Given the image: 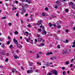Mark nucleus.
<instances>
[{"label":"nucleus","instance_id":"nucleus-34","mask_svg":"<svg viewBox=\"0 0 75 75\" xmlns=\"http://www.w3.org/2000/svg\"><path fill=\"white\" fill-rule=\"evenodd\" d=\"M2 54L3 55H5V53L4 52H2Z\"/></svg>","mask_w":75,"mask_h":75},{"label":"nucleus","instance_id":"nucleus-5","mask_svg":"<svg viewBox=\"0 0 75 75\" xmlns=\"http://www.w3.org/2000/svg\"><path fill=\"white\" fill-rule=\"evenodd\" d=\"M38 40V41L39 42H43L44 41L43 40V39L42 38H38L37 39Z\"/></svg>","mask_w":75,"mask_h":75},{"label":"nucleus","instance_id":"nucleus-54","mask_svg":"<svg viewBox=\"0 0 75 75\" xmlns=\"http://www.w3.org/2000/svg\"><path fill=\"white\" fill-rule=\"evenodd\" d=\"M15 3H16V4H18V2L17 1H16Z\"/></svg>","mask_w":75,"mask_h":75},{"label":"nucleus","instance_id":"nucleus-56","mask_svg":"<svg viewBox=\"0 0 75 75\" xmlns=\"http://www.w3.org/2000/svg\"><path fill=\"white\" fill-rule=\"evenodd\" d=\"M10 35H13V33H12V32H11L10 33Z\"/></svg>","mask_w":75,"mask_h":75},{"label":"nucleus","instance_id":"nucleus-10","mask_svg":"<svg viewBox=\"0 0 75 75\" xmlns=\"http://www.w3.org/2000/svg\"><path fill=\"white\" fill-rule=\"evenodd\" d=\"M11 71H12V73H14V72H15V71H16V70L15 69H12Z\"/></svg>","mask_w":75,"mask_h":75},{"label":"nucleus","instance_id":"nucleus-63","mask_svg":"<svg viewBox=\"0 0 75 75\" xmlns=\"http://www.w3.org/2000/svg\"><path fill=\"white\" fill-rule=\"evenodd\" d=\"M27 26H28V27H31V26H30V24L29 25H28Z\"/></svg>","mask_w":75,"mask_h":75},{"label":"nucleus","instance_id":"nucleus-6","mask_svg":"<svg viewBox=\"0 0 75 75\" xmlns=\"http://www.w3.org/2000/svg\"><path fill=\"white\" fill-rule=\"evenodd\" d=\"M34 72V70H28L27 71V73L28 74H31V73H33Z\"/></svg>","mask_w":75,"mask_h":75},{"label":"nucleus","instance_id":"nucleus-17","mask_svg":"<svg viewBox=\"0 0 75 75\" xmlns=\"http://www.w3.org/2000/svg\"><path fill=\"white\" fill-rule=\"evenodd\" d=\"M49 25H50V27H52V24L51 23H49Z\"/></svg>","mask_w":75,"mask_h":75},{"label":"nucleus","instance_id":"nucleus-29","mask_svg":"<svg viewBox=\"0 0 75 75\" xmlns=\"http://www.w3.org/2000/svg\"><path fill=\"white\" fill-rule=\"evenodd\" d=\"M45 10H46V11H48V8L47 7L45 8Z\"/></svg>","mask_w":75,"mask_h":75},{"label":"nucleus","instance_id":"nucleus-7","mask_svg":"<svg viewBox=\"0 0 75 75\" xmlns=\"http://www.w3.org/2000/svg\"><path fill=\"white\" fill-rule=\"evenodd\" d=\"M23 10L22 11V12L21 13V14L22 15H23L24 13H25V9H24V8H22Z\"/></svg>","mask_w":75,"mask_h":75},{"label":"nucleus","instance_id":"nucleus-15","mask_svg":"<svg viewBox=\"0 0 75 75\" xmlns=\"http://www.w3.org/2000/svg\"><path fill=\"white\" fill-rule=\"evenodd\" d=\"M49 65H50V63H47V64H46V67H49Z\"/></svg>","mask_w":75,"mask_h":75},{"label":"nucleus","instance_id":"nucleus-62","mask_svg":"<svg viewBox=\"0 0 75 75\" xmlns=\"http://www.w3.org/2000/svg\"><path fill=\"white\" fill-rule=\"evenodd\" d=\"M53 25L54 26V27H55V26H56V25H55V24H54Z\"/></svg>","mask_w":75,"mask_h":75},{"label":"nucleus","instance_id":"nucleus-58","mask_svg":"<svg viewBox=\"0 0 75 75\" xmlns=\"http://www.w3.org/2000/svg\"><path fill=\"white\" fill-rule=\"evenodd\" d=\"M50 55H51L52 54V52H50Z\"/></svg>","mask_w":75,"mask_h":75},{"label":"nucleus","instance_id":"nucleus-24","mask_svg":"<svg viewBox=\"0 0 75 75\" xmlns=\"http://www.w3.org/2000/svg\"><path fill=\"white\" fill-rule=\"evenodd\" d=\"M65 11H66V13H68V9H66Z\"/></svg>","mask_w":75,"mask_h":75},{"label":"nucleus","instance_id":"nucleus-32","mask_svg":"<svg viewBox=\"0 0 75 75\" xmlns=\"http://www.w3.org/2000/svg\"><path fill=\"white\" fill-rule=\"evenodd\" d=\"M55 40H58V38L57 36V35H56V37L55 38Z\"/></svg>","mask_w":75,"mask_h":75},{"label":"nucleus","instance_id":"nucleus-1","mask_svg":"<svg viewBox=\"0 0 75 75\" xmlns=\"http://www.w3.org/2000/svg\"><path fill=\"white\" fill-rule=\"evenodd\" d=\"M13 41L14 43L16 45V46L17 48H18L19 47V45H20L18 44V42H17V40H16V38H14L13 39Z\"/></svg>","mask_w":75,"mask_h":75},{"label":"nucleus","instance_id":"nucleus-12","mask_svg":"<svg viewBox=\"0 0 75 75\" xmlns=\"http://www.w3.org/2000/svg\"><path fill=\"white\" fill-rule=\"evenodd\" d=\"M73 4H74V3H73L72 2H70L69 4V6H70V5H71V6H72L73 5Z\"/></svg>","mask_w":75,"mask_h":75},{"label":"nucleus","instance_id":"nucleus-25","mask_svg":"<svg viewBox=\"0 0 75 75\" xmlns=\"http://www.w3.org/2000/svg\"><path fill=\"white\" fill-rule=\"evenodd\" d=\"M61 27V25H59L57 27V28H60Z\"/></svg>","mask_w":75,"mask_h":75},{"label":"nucleus","instance_id":"nucleus-42","mask_svg":"<svg viewBox=\"0 0 75 75\" xmlns=\"http://www.w3.org/2000/svg\"><path fill=\"white\" fill-rule=\"evenodd\" d=\"M2 47L3 48H4V44H3L2 45Z\"/></svg>","mask_w":75,"mask_h":75},{"label":"nucleus","instance_id":"nucleus-38","mask_svg":"<svg viewBox=\"0 0 75 75\" xmlns=\"http://www.w3.org/2000/svg\"><path fill=\"white\" fill-rule=\"evenodd\" d=\"M63 54H68V52H64L63 53Z\"/></svg>","mask_w":75,"mask_h":75},{"label":"nucleus","instance_id":"nucleus-47","mask_svg":"<svg viewBox=\"0 0 75 75\" xmlns=\"http://www.w3.org/2000/svg\"><path fill=\"white\" fill-rule=\"evenodd\" d=\"M50 55V54L49 52H47V54H46V55Z\"/></svg>","mask_w":75,"mask_h":75},{"label":"nucleus","instance_id":"nucleus-44","mask_svg":"<svg viewBox=\"0 0 75 75\" xmlns=\"http://www.w3.org/2000/svg\"><path fill=\"white\" fill-rule=\"evenodd\" d=\"M39 70L38 69L37 70H35V72H39Z\"/></svg>","mask_w":75,"mask_h":75},{"label":"nucleus","instance_id":"nucleus-30","mask_svg":"<svg viewBox=\"0 0 75 75\" xmlns=\"http://www.w3.org/2000/svg\"><path fill=\"white\" fill-rule=\"evenodd\" d=\"M50 59L51 60H53V59H54V57H51L50 58Z\"/></svg>","mask_w":75,"mask_h":75},{"label":"nucleus","instance_id":"nucleus-50","mask_svg":"<svg viewBox=\"0 0 75 75\" xmlns=\"http://www.w3.org/2000/svg\"><path fill=\"white\" fill-rule=\"evenodd\" d=\"M6 6H7V7H8V4L7 3L6 4Z\"/></svg>","mask_w":75,"mask_h":75},{"label":"nucleus","instance_id":"nucleus-36","mask_svg":"<svg viewBox=\"0 0 75 75\" xmlns=\"http://www.w3.org/2000/svg\"><path fill=\"white\" fill-rule=\"evenodd\" d=\"M25 7H28V5L27 4H25Z\"/></svg>","mask_w":75,"mask_h":75},{"label":"nucleus","instance_id":"nucleus-35","mask_svg":"<svg viewBox=\"0 0 75 75\" xmlns=\"http://www.w3.org/2000/svg\"><path fill=\"white\" fill-rule=\"evenodd\" d=\"M60 31H61V30H58V33H57V34H59V33H60Z\"/></svg>","mask_w":75,"mask_h":75},{"label":"nucleus","instance_id":"nucleus-59","mask_svg":"<svg viewBox=\"0 0 75 75\" xmlns=\"http://www.w3.org/2000/svg\"><path fill=\"white\" fill-rule=\"evenodd\" d=\"M25 33H26L27 34H28L29 33L28 32H25Z\"/></svg>","mask_w":75,"mask_h":75},{"label":"nucleus","instance_id":"nucleus-51","mask_svg":"<svg viewBox=\"0 0 75 75\" xmlns=\"http://www.w3.org/2000/svg\"><path fill=\"white\" fill-rule=\"evenodd\" d=\"M59 1H57L56 2V4H59Z\"/></svg>","mask_w":75,"mask_h":75},{"label":"nucleus","instance_id":"nucleus-22","mask_svg":"<svg viewBox=\"0 0 75 75\" xmlns=\"http://www.w3.org/2000/svg\"><path fill=\"white\" fill-rule=\"evenodd\" d=\"M37 64H38L39 65H41V63H40L39 62H38L37 63Z\"/></svg>","mask_w":75,"mask_h":75},{"label":"nucleus","instance_id":"nucleus-64","mask_svg":"<svg viewBox=\"0 0 75 75\" xmlns=\"http://www.w3.org/2000/svg\"><path fill=\"white\" fill-rule=\"evenodd\" d=\"M25 16H26V17H27V16H28V14H25Z\"/></svg>","mask_w":75,"mask_h":75},{"label":"nucleus","instance_id":"nucleus-27","mask_svg":"<svg viewBox=\"0 0 75 75\" xmlns=\"http://www.w3.org/2000/svg\"><path fill=\"white\" fill-rule=\"evenodd\" d=\"M72 8H73V9H75V5H73V6L72 7Z\"/></svg>","mask_w":75,"mask_h":75},{"label":"nucleus","instance_id":"nucleus-60","mask_svg":"<svg viewBox=\"0 0 75 75\" xmlns=\"http://www.w3.org/2000/svg\"><path fill=\"white\" fill-rule=\"evenodd\" d=\"M73 44H75V40H74V42H73Z\"/></svg>","mask_w":75,"mask_h":75},{"label":"nucleus","instance_id":"nucleus-9","mask_svg":"<svg viewBox=\"0 0 75 75\" xmlns=\"http://www.w3.org/2000/svg\"><path fill=\"white\" fill-rule=\"evenodd\" d=\"M19 5H20V6H22V8H24V7H23V3H20Z\"/></svg>","mask_w":75,"mask_h":75},{"label":"nucleus","instance_id":"nucleus-11","mask_svg":"<svg viewBox=\"0 0 75 75\" xmlns=\"http://www.w3.org/2000/svg\"><path fill=\"white\" fill-rule=\"evenodd\" d=\"M9 48H10V49H12L13 48V45H11L9 46Z\"/></svg>","mask_w":75,"mask_h":75},{"label":"nucleus","instance_id":"nucleus-21","mask_svg":"<svg viewBox=\"0 0 75 75\" xmlns=\"http://www.w3.org/2000/svg\"><path fill=\"white\" fill-rule=\"evenodd\" d=\"M65 64L66 65H68V64H69V62L66 61L65 62Z\"/></svg>","mask_w":75,"mask_h":75},{"label":"nucleus","instance_id":"nucleus-20","mask_svg":"<svg viewBox=\"0 0 75 75\" xmlns=\"http://www.w3.org/2000/svg\"><path fill=\"white\" fill-rule=\"evenodd\" d=\"M52 74L51 73H50L49 72H48L47 74V75H52Z\"/></svg>","mask_w":75,"mask_h":75},{"label":"nucleus","instance_id":"nucleus-2","mask_svg":"<svg viewBox=\"0 0 75 75\" xmlns=\"http://www.w3.org/2000/svg\"><path fill=\"white\" fill-rule=\"evenodd\" d=\"M51 72L53 74H54L55 75H57L58 74L57 73H58V71H57L55 70H53L51 71Z\"/></svg>","mask_w":75,"mask_h":75},{"label":"nucleus","instance_id":"nucleus-45","mask_svg":"<svg viewBox=\"0 0 75 75\" xmlns=\"http://www.w3.org/2000/svg\"><path fill=\"white\" fill-rule=\"evenodd\" d=\"M8 25L9 26H11V23H8Z\"/></svg>","mask_w":75,"mask_h":75},{"label":"nucleus","instance_id":"nucleus-46","mask_svg":"<svg viewBox=\"0 0 75 75\" xmlns=\"http://www.w3.org/2000/svg\"><path fill=\"white\" fill-rule=\"evenodd\" d=\"M8 60V58L6 59V60H5V62H7Z\"/></svg>","mask_w":75,"mask_h":75},{"label":"nucleus","instance_id":"nucleus-4","mask_svg":"<svg viewBox=\"0 0 75 75\" xmlns=\"http://www.w3.org/2000/svg\"><path fill=\"white\" fill-rule=\"evenodd\" d=\"M42 28L43 29L42 30H43L44 31L42 32V34H43V35H46V34H47V32H46L45 30V29H44V27H43Z\"/></svg>","mask_w":75,"mask_h":75},{"label":"nucleus","instance_id":"nucleus-41","mask_svg":"<svg viewBox=\"0 0 75 75\" xmlns=\"http://www.w3.org/2000/svg\"><path fill=\"white\" fill-rule=\"evenodd\" d=\"M65 31L66 33H68V29H66L65 30Z\"/></svg>","mask_w":75,"mask_h":75},{"label":"nucleus","instance_id":"nucleus-57","mask_svg":"<svg viewBox=\"0 0 75 75\" xmlns=\"http://www.w3.org/2000/svg\"><path fill=\"white\" fill-rule=\"evenodd\" d=\"M68 42V40L66 39V42Z\"/></svg>","mask_w":75,"mask_h":75},{"label":"nucleus","instance_id":"nucleus-28","mask_svg":"<svg viewBox=\"0 0 75 75\" xmlns=\"http://www.w3.org/2000/svg\"><path fill=\"white\" fill-rule=\"evenodd\" d=\"M14 33L16 35L17 34H18V33L17 32V31H16L14 32Z\"/></svg>","mask_w":75,"mask_h":75},{"label":"nucleus","instance_id":"nucleus-61","mask_svg":"<svg viewBox=\"0 0 75 75\" xmlns=\"http://www.w3.org/2000/svg\"><path fill=\"white\" fill-rule=\"evenodd\" d=\"M16 16L17 17H18V13H17L16 14Z\"/></svg>","mask_w":75,"mask_h":75},{"label":"nucleus","instance_id":"nucleus-55","mask_svg":"<svg viewBox=\"0 0 75 75\" xmlns=\"http://www.w3.org/2000/svg\"><path fill=\"white\" fill-rule=\"evenodd\" d=\"M74 59H71V62H74Z\"/></svg>","mask_w":75,"mask_h":75},{"label":"nucleus","instance_id":"nucleus-43","mask_svg":"<svg viewBox=\"0 0 75 75\" xmlns=\"http://www.w3.org/2000/svg\"><path fill=\"white\" fill-rule=\"evenodd\" d=\"M72 47H73V48L75 47V44H73V45L72 46Z\"/></svg>","mask_w":75,"mask_h":75},{"label":"nucleus","instance_id":"nucleus-14","mask_svg":"<svg viewBox=\"0 0 75 75\" xmlns=\"http://www.w3.org/2000/svg\"><path fill=\"white\" fill-rule=\"evenodd\" d=\"M31 38H28V39H26V41L27 42H28L29 40H30Z\"/></svg>","mask_w":75,"mask_h":75},{"label":"nucleus","instance_id":"nucleus-18","mask_svg":"<svg viewBox=\"0 0 75 75\" xmlns=\"http://www.w3.org/2000/svg\"><path fill=\"white\" fill-rule=\"evenodd\" d=\"M14 58L15 59H17V58H18V56L17 55H15L14 56Z\"/></svg>","mask_w":75,"mask_h":75},{"label":"nucleus","instance_id":"nucleus-48","mask_svg":"<svg viewBox=\"0 0 75 75\" xmlns=\"http://www.w3.org/2000/svg\"><path fill=\"white\" fill-rule=\"evenodd\" d=\"M2 19H6V17H2Z\"/></svg>","mask_w":75,"mask_h":75},{"label":"nucleus","instance_id":"nucleus-3","mask_svg":"<svg viewBox=\"0 0 75 75\" xmlns=\"http://www.w3.org/2000/svg\"><path fill=\"white\" fill-rule=\"evenodd\" d=\"M42 21L41 20H39L38 22L37 23V25H42L41 24V23H42Z\"/></svg>","mask_w":75,"mask_h":75},{"label":"nucleus","instance_id":"nucleus-26","mask_svg":"<svg viewBox=\"0 0 75 75\" xmlns=\"http://www.w3.org/2000/svg\"><path fill=\"white\" fill-rule=\"evenodd\" d=\"M37 56H36V58H40V56L39 55V54H37Z\"/></svg>","mask_w":75,"mask_h":75},{"label":"nucleus","instance_id":"nucleus-8","mask_svg":"<svg viewBox=\"0 0 75 75\" xmlns=\"http://www.w3.org/2000/svg\"><path fill=\"white\" fill-rule=\"evenodd\" d=\"M30 66H32L33 65V62H30L29 63Z\"/></svg>","mask_w":75,"mask_h":75},{"label":"nucleus","instance_id":"nucleus-33","mask_svg":"<svg viewBox=\"0 0 75 75\" xmlns=\"http://www.w3.org/2000/svg\"><path fill=\"white\" fill-rule=\"evenodd\" d=\"M3 40H4L2 38H0V41H3Z\"/></svg>","mask_w":75,"mask_h":75},{"label":"nucleus","instance_id":"nucleus-13","mask_svg":"<svg viewBox=\"0 0 75 75\" xmlns=\"http://www.w3.org/2000/svg\"><path fill=\"white\" fill-rule=\"evenodd\" d=\"M42 16L44 17V16H45V13H42Z\"/></svg>","mask_w":75,"mask_h":75},{"label":"nucleus","instance_id":"nucleus-16","mask_svg":"<svg viewBox=\"0 0 75 75\" xmlns=\"http://www.w3.org/2000/svg\"><path fill=\"white\" fill-rule=\"evenodd\" d=\"M36 37L38 38H40L39 37H41V36L39 34H37V35Z\"/></svg>","mask_w":75,"mask_h":75},{"label":"nucleus","instance_id":"nucleus-19","mask_svg":"<svg viewBox=\"0 0 75 75\" xmlns=\"http://www.w3.org/2000/svg\"><path fill=\"white\" fill-rule=\"evenodd\" d=\"M41 31H42V30H41V29L39 28L38 29V31H39V32H41Z\"/></svg>","mask_w":75,"mask_h":75},{"label":"nucleus","instance_id":"nucleus-53","mask_svg":"<svg viewBox=\"0 0 75 75\" xmlns=\"http://www.w3.org/2000/svg\"><path fill=\"white\" fill-rule=\"evenodd\" d=\"M65 71H64L63 72V74L64 75H66V74H65Z\"/></svg>","mask_w":75,"mask_h":75},{"label":"nucleus","instance_id":"nucleus-23","mask_svg":"<svg viewBox=\"0 0 75 75\" xmlns=\"http://www.w3.org/2000/svg\"><path fill=\"white\" fill-rule=\"evenodd\" d=\"M10 44V41H8L7 42V45H9Z\"/></svg>","mask_w":75,"mask_h":75},{"label":"nucleus","instance_id":"nucleus-49","mask_svg":"<svg viewBox=\"0 0 75 75\" xmlns=\"http://www.w3.org/2000/svg\"><path fill=\"white\" fill-rule=\"evenodd\" d=\"M65 69V67H62V70H64V69Z\"/></svg>","mask_w":75,"mask_h":75},{"label":"nucleus","instance_id":"nucleus-31","mask_svg":"<svg viewBox=\"0 0 75 75\" xmlns=\"http://www.w3.org/2000/svg\"><path fill=\"white\" fill-rule=\"evenodd\" d=\"M57 48H58L59 49L60 48V45H58L57 46Z\"/></svg>","mask_w":75,"mask_h":75},{"label":"nucleus","instance_id":"nucleus-52","mask_svg":"<svg viewBox=\"0 0 75 75\" xmlns=\"http://www.w3.org/2000/svg\"><path fill=\"white\" fill-rule=\"evenodd\" d=\"M6 56L7 57H8V56H9V54L8 53H6Z\"/></svg>","mask_w":75,"mask_h":75},{"label":"nucleus","instance_id":"nucleus-39","mask_svg":"<svg viewBox=\"0 0 75 75\" xmlns=\"http://www.w3.org/2000/svg\"><path fill=\"white\" fill-rule=\"evenodd\" d=\"M73 66V65L72 64H71L70 65V68H72V67Z\"/></svg>","mask_w":75,"mask_h":75},{"label":"nucleus","instance_id":"nucleus-40","mask_svg":"<svg viewBox=\"0 0 75 75\" xmlns=\"http://www.w3.org/2000/svg\"><path fill=\"white\" fill-rule=\"evenodd\" d=\"M40 45L41 46H44V44L42 43H41V44H40Z\"/></svg>","mask_w":75,"mask_h":75},{"label":"nucleus","instance_id":"nucleus-37","mask_svg":"<svg viewBox=\"0 0 75 75\" xmlns=\"http://www.w3.org/2000/svg\"><path fill=\"white\" fill-rule=\"evenodd\" d=\"M18 48L21 49V48H22V46H21V45H20L19 46Z\"/></svg>","mask_w":75,"mask_h":75}]
</instances>
